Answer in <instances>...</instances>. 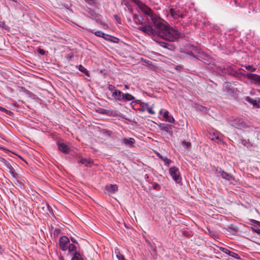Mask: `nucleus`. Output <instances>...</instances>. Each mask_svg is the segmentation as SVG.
Here are the masks:
<instances>
[{"mask_svg": "<svg viewBox=\"0 0 260 260\" xmlns=\"http://www.w3.org/2000/svg\"><path fill=\"white\" fill-rule=\"evenodd\" d=\"M106 189L112 192H115L118 190V186L116 184H110L109 186L106 187Z\"/></svg>", "mask_w": 260, "mask_h": 260, "instance_id": "nucleus-22", "label": "nucleus"}, {"mask_svg": "<svg viewBox=\"0 0 260 260\" xmlns=\"http://www.w3.org/2000/svg\"><path fill=\"white\" fill-rule=\"evenodd\" d=\"M170 14L174 19L183 18L184 15L182 14L180 11L173 8L170 9Z\"/></svg>", "mask_w": 260, "mask_h": 260, "instance_id": "nucleus-11", "label": "nucleus"}, {"mask_svg": "<svg viewBox=\"0 0 260 260\" xmlns=\"http://www.w3.org/2000/svg\"><path fill=\"white\" fill-rule=\"evenodd\" d=\"M124 87H125V88L126 89H128V88H129V87H128V86L127 85H124Z\"/></svg>", "mask_w": 260, "mask_h": 260, "instance_id": "nucleus-48", "label": "nucleus"}, {"mask_svg": "<svg viewBox=\"0 0 260 260\" xmlns=\"http://www.w3.org/2000/svg\"><path fill=\"white\" fill-rule=\"evenodd\" d=\"M71 260H83V259L79 252H75V253H74V256Z\"/></svg>", "mask_w": 260, "mask_h": 260, "instance_id": "nucleus-24", "label": "nucleus"}, {"mask_svg": "<svg viewBox=\"0 0 260 260\" xmlns=\"http://www.w3.org/2000/svg\"><path fill=\"white\" fill-rule=\"evenodd\" d=\"M218 172L220 175V176H221V177L223 179H226L229 181L234 179V178L231 174L225 172L224 171L222 170L221 169H220L219 171Z\"/></svg>", "mask_w": 260, "mask_h": 260, "instance_id": "nucleus-13", "label": "nucleus"}, {"mask_svg": "<svg viewBox=\"0 0 260 260\" xmlns=\"http://www.w3.org/2000/svg\"><path fill=\"white\" fill-rule=\"evenodd\" d=\"M118 260H125L124 256L123 255H119V256L117 257Z\"/></svg>", "mask_w": 260, "mask_h": 260, "instance_id": "nucleus-41", "label": "nucleus"}, {"mask_svg": "<svg viewBox=\"0 0 260 260\" xmlns=\"http://www.w3.org/2000/svg\"><path fill=\"white\" fill-rule=\"evenodd\" d=\"M157 35L167 41L174 42L181 37V33L177 29L164 24L157 29Z\"/></svg>", "mask_w": 260, "mask_h": 260, "instance_id": "nucleus-1", "label": "nucleus"}, {"mask_svg": "<svg viewBox=\"0 0 260 260\" xmlns=\"http://www.w3.org/2000/svg\"><path fill=\"white\" fill-rule=\"evenodd\" d=\"M103 38L106 40L109 41L114 43H117L119 41V39L117 38L107 34H106V36L105 37V38Z\"/></svg>", "mask_w": 260, "mask_h": 260, "instance_id": "nucleus-23", "label": "nucleus"}, {"mask_svg": "<svg viewBox=\"0 0 260 260\" xmlns=\"http://www.w3.org/2000/svg\"><path fill=\"white\" fill-rule=\"evenodd\" d=\"M68 249L70 252H73L75 253V252H77L76 247L73 244H69V246L68 247Z\"/></svg>", "mask_w": 260, "mask_h": 260, "instance_id": "nucleus-27", "label": "nucleus"}, {"mask_svg": "<svg viewBox=\"0 0 260 260\" xmlns=\"http://www.w3.org/2000/svg\"><path fill=\"white\" fill-rule=\"evenodd\" d=\"M133 19L137 24H140L143 23V18L141 15H134L133 16Z\"/></svg>", "mask_w": 260, "mask_h": 260, "instance_id": "nucleus-20", "label": "nucleus"}, {"mask_svg": "<svg viewBox=\"0 0 260 260\" xmlns=\"http://www.w3.org/2000/svg\"><path fill=\"white\" fill-rule=\"evenodd\" d=\"M171 128V126L170 125H167L166 126H164L162 127V129L167 131V132H168L169 129Z\"/></svg>", "mask_w": 260, "mask_h": 260, "instance_id": "nucleus-36", "label": "nucleus"}, {"mask_svg": "<svg viewBox=\"0 0 260 260\" xmlns=\"http://www.w3.org/2000/svg\"><path fill=\"white\" fill-rule=\"evenodd\" d=\"M232 126L238 128L241 126L244 125V122L240 118H236L235 119L231 124Z\"/></svg>", "mask_w": 260, "mask_h": 260, "instance_id": "nucleus-18", "label": "nucleus"}, {"mask_svg": "<svg viewBox=\"0 0 260 260\" xmlns=\"http://www.w3.org/2000/svg\"><path fill=\"white\" fill-rule=\"evenodd\" d=\"M161 112H162V110H160L159 112L161 113Z\"/></svg>", "mask_w": 260, "mask_h": 260, "instance_id": "nucleus-53", "label": "nucleus"}, {"mask_svg": "<svg viewBox=\"0 0 260 260\" xmlns=\"http://www.w3.org/2000/svg\"><path fill=\"white\" fill-rule=\"evenodd\" d=\"M120 142L121 144L125 145L126 147L129 148H131L133 147V145L135 143V140L134 138H124L120 140Z\"/></svg>", "mask_w": 260, "mask_h": 260, "instance_id": "nucleus-8", "label": "nucleus"}, {"mask_svg": "<svg viewBox=\"0 0 260 260\" xmlns=\"http://www.w3.org/2000/svg\"><path fill=\"white\" fill-rule=\"evenodd\" d=\"M71 240L72 242L73 243H77L76 239L73 237H71Z\"/></svg>", "mask_w": 260, "mask_h": 260, "instance_id": "nucleus-43", "label": "nucleus"}, {"mask_svg": "<svg viewBox=\"0 0 260 260\" xmlns=\"http://www.w3.org/2000/svg\"><path fill=\"white\" fill-rule=\"evenodd\" d=\"M255 232H256L258 234H260V230L257 229L255 230Z\"/></svg>", "mask_w": 260, "mask_h": 260, "instance_id": "nucleus-45", "label": "nucleus"}, {"mask_svg": "<svg viewBox=\"0 0 260 260\" xmlns=\"http://www.w3.org/2000/svg\"><path fill=\"white\" fill-rule=\"evenodd\" d=\"M153 188L154 189L158 190L160 188V186L158 183H155L153 184Z\"/></svg>", "mask_w": 260, "mask_h": 260, "instance_id": "nucleus-34", "label": "nucleus"}, {"mask_svg": "<svg viewBox=\"0 0 260 260\" xmlns=\"http://www.w3.org/2000/svg\"><path fill=\"white\" fill-rule=\"evenodd\" d=\"M123 93V92L117 89L114 93H113L112 96L115 98L118 101L122 102Z\"/></svg>", "mask_w": 260, "mask_h": 260, "instance_id": "nucleus-19", "label": "nucleus"}, {"mask_svg": "<svg viewBox=\"0 0 260 260\" xmlns=\"http://www.w3.org/2000/svg\"><path fill=\"white\" fill-rule=\"evenodd\" d=\"M108 88L109 90H110L112 93H114L117 90L115 88V87L111 84H109L108 85Z\"/></svg>", "mask_w": 260, "mask_h": 260, "instance_id": "nucleus-29", "label": "nucleus"}, {"mask_svg": "<svg viewBox=\"0 0 260 260\" xmlns=\"http://www.w3.org/2000/svg\"><path fill=\"white\" fill-rule=\"evenodd\" d=\"M141 105H142L141 110L144 111L145 110H146V108L148 106V104L143 102V103H142Z\"/></svg>", "mask_w": 260, "mask_h": 260, "instance_id": "nucleus-30", "label": "nucleus"}, {"mask_svg": "<svg viewBox=\"0 0 260 260\" xmlns=\"http://www.w3.org/2000/svg\"><path fill=\"white\" fill-rule=\"evenodd\" d=\"M246 77L256 85L260 86V76L252 73H247Z\"/></svg>", "mask_w": 260, "mask_h": 260, "instance_id": "nucleus-6", "label": "nucleus"}, {"mask_svg": "<svg viewBox=\"0 0 260 260\" xmlns=\"http://www.w3.org/2000/svg\"><path fill=\"white\" fill-rule=\"evenodd\" d=\"M158 43L160 46L167 48H168V45H169L167 43L164 42H159Z\"/></svg>", "mask_w": 260, "mask_h": 260, "instance_id": "nucleus-33", "label": "nucleus"}, {"mask_svg": "<svg viewBox=\"0 0 260 260\" xmlns=\"http://www.w3.org/2000/svg\"><path fill=\"white\" fill-rule=\"evenodd\" d=\"M169 112L168 111H166L164 113V117L166 119L167 118H169Z\"/></svg>", "mask_w": 260, "mask_h": 260, "instance_id": "nucleus-39", "label": "nucleus"}, {"mask_svg": "<svg viewBox=\"0 0 260 260\" xmlns=\"http://www.w3.org/2000/svg\"><path fill=\"white\" fill-rule=\"evenodd\" d=\"M221 134L218 133L217 132H214L212 133H210L209 137L212 140L217 143H219L222 141L221 138Z\"/></svg>", "mask_w": 260, "mask_h": 260, "instance_id": "nucleus-10", "label": "nucleus"}, {"mask_svg": "<svg viewBox=\"0 0 260 260\" xmlns=\"http://www.w3.org/2000/svg\"><path fill=\"white\" fill-rule=\"evenodd\" d=\"M245 68L246 69L248 70H250L251 71H255L256 70V68H254L252 66H246L245 67Z\"/></svg>", "mask_w": 260, "mask_h": 260, "instance_id": "nucleus-32", "label": "nucleus"}, {"mask_svg": "<svg viewBox=\"0 0 260 260\" xmlns=\"http://www.w3.org/2000/svg\"><path fill=\"white\" fill-rule=\"evenodd\" d=\"M156 155L159 158H160L161 160H162L164 161L165 165L167 166H169L170 162H171V160L170 159L168 158L167 157L162 156L159 153H157Z\"/></svg>", "mask_w": 260, "mask_h": 260, "instance_id": "nucleus-21", "label": "nucleus"}, {"mask_svg": "<svg viewBox=\"0 0 260 260\" xmlns=\"http://www.w3.org/2000/svg\"><path fill=\"white\" fill-rule=\"evenodd\" d=\"M141 11L146 15L150 16V15H152L153 13V12L152 10L147 7L145 5H143L140 7Z\"/></svg>", "mask_w": 260, "mask_h": 260, "instance_id": "nucleus-14", "label": "nucleus"}, {"mask_svg": "<svg viewBox=\"0 0 260 260\" xmlns=\"http://www.w3.org/2000/svg\"><path fill=\"white\" fill-rule=\"evenodd\" d=\"M99 112L102 114H106L107 113V110L105 109H100L99 110Z\"/></svg>", "mask_w": 260, "mask_h": 260, "instance_id": "nucleus-38", "label": "nucleus"}, {"mask_svg": "<svg viewBox=\"0 0 260 260\" xmlns=\"http://www.w3.org/2000/svg\"><path fill=\"white\" fill-rule=\"evenodd\" d=\"M153 106H152L151 107H148L147 106V107L146 108V110L148 111V112L150 114H155V112L153 110Z\"/></svg>", "mask_w": 260, "mask_h": 260, "instance_id": "nucleus-28", "label": "nucleus"}, {"mask_svg": "<svg viewBox=\"0 0 260 260\" xmlns=\"http://www.w3.org/2000/svg\"><path fill=\"white\" fill-rule=\"evenodd\" d=\"M219 249L223 252L231 256L232 257H233L237 259L240 258L239 255L237 253H236L234 252L231 251L226 248H225L222 247H220Z\"/></svg>", "mask_w": 260, "mask_h": 260, "instance_id": "nucleus-12", "label": "nucleus"}, {"mask_svg": "<svg viewBox=\"0 0 260 260\" xmlns=\"http://www.w3.org/2000/svg\"><path fill=\"white\" fill-rule=\"evenodd\" d=\"M38 52L41 55H44L45 54V50L40 48L38 49Z\"/></svg>", "mask_w": 260, "mask_h": 260, "instance_id": "nucleus-37", "label": "nucleus"}, {"mask_svg": "<svg viewBox=\"0 0 260 260\" xmlns=\"http://www.w3.org/2000/svg\"><path fill=\"white\" fill-rule=\"evenodd\" d=\"M91 32L98 37L105 38V37L106 36V34L104 33L103 32L100 30H98L94 32L93 30H92Z\"/></svg>", "mask_w": 260, "mask_h": 260, "instance_id": "nucleus-25", "label": "nucleus"}, {"mask_svg": "<svg viewBox=\"0 0 260 260\" xmlns=\"http://www.w3.org/2000/svg\"><path fill=\"white\" fill-rule=\"evenodd\" d=\"M169 173L173 180L177 183H179L181 181V178L180 176L179 169L176 167H171L169 169Z\"/></svg>", "mask_w": 260, "mask_h": 260, "instance_id": "nucleus-2", "label": "nucleus"}, {"mask_svg": "<svg viewBox=\"0 0 260 260\" xmlns=\"http://www.w3.org/2000/svg\"><path fill=\"white\" fill-rule=\"evenodd\" d=\"M58 149L63 153H68L69 152V147L63 143H57Z\"/></svg>", "mask_w": 260, "mask_h": 260, "instance_id": "nucleus-15", "label": "nucleus"}, {"mask_svg": "<svg viewBox=\"0 0 260 260\" xmlns=\"http://www.w3.org/2000/svg\"><path fill=\"white\" fill-rule=\"evenodd\" d=\"M138 29L150 36L157 35V29L155 30L150 25H145L140 26L138 28Z\"/></svg>", "mask_w": 260, "mask_h": 260, "instance_id": "nucleus-3", "label": "nucleus"}, {"mask_svg": "<svg viewBox=\"0 0 260 260\" xmlns=\"http://www.w3.org/2000/svg\"><path fill=\"white\" fill-rule=\"evenodd\" d=\"M182 145L185 147V148H189L191 146V143L190 142H186V141H183L182 142Z\"/></svg>", "mask_w": 260, "mask_h": 260, "instance_id": "nucleus-31", "label": "nucleus"}, {"mask_svg": "<svg viewBox=\"0 0 260 260\" xmlns=\"http://www.w3.org/2000/svg\"><path fill=\"white\" fill-rule=\"evenodd\" d=\"M0 110H1L2 111H4L6 113H8V112H10V111H9L8 110L6 109L5 108H4L3 107H0Z\"/></svg>", "mask_w": 260, "mask_h": 260, "instance_id": "nucleus-40", "label": "nucleus"}, {"mask_svg": "<svg viewBox=\"0 0 260 260\" xmlns=\"http://www.w3.org/2000/svg\"><path fill=\"white\" fill-rule=\"evenodd\" d=\"M135 97L129 93H123L122 102H127L128 101H134Z\"/></svg>", "mask_w": 260, "mask_h": 260, "instance_id": "nucleus-17", "label": "nucleus"}, {"mask_svg": "<svg viewBox=\"0 0 260 260\" xmlns=\"http://www.w3.org/2000/svg\"><path fill=\"white\" fill-rule=\"evenodd\" d=\"M69 239L67 236H61L59 240V246L60 248L66 251L68 249V244L69 243Z\"/></svg>", "mask_w": 260, "mask_h": 260, "instance_id": "nucleus-4", "label": "nucleus"}, {"mask_svg": "<svg viewBox=\"0 0 260 260\" xmlns=\"http://www.w3.org/2000/svg\"><path fill=\"white\" fill-rule=\"evenodd\" d=\"M77 68L78 69V70L84 73L86 75H88V71L83 66L80 64V65L77 66Z\"/></svg>", "mask_w": 260, "mask_h": 260, "instance_id": "nucleus-26", "label": "nucleus"}, {"mask_svg": "<svg viewBox=\"0 0 260 260\" xmlns=\"http://www.w3.org/2000/svg\"><path fill=\"white\" fill-rule=\"evenodd\" d=\"M12 1L14 2H17V0H12Z\"/></svg>", "mask_w": 260, "mask_h": 260, "instance_id": "nucleus-52", "label": "nucleus"}, {"mask_svg": "<svg viewBox=\"0 0 260 260\" xmlns=\"http://www.w3.org/2000/svg\"><path fill=\"white\" fill-rule=\"evenodd\" d=\"M78 162L84 165L86 167H91L93 164V161L91 159H86L85 158H81L78 160Z\"/></svg>", "mask_w": 260, "mask_h": 260, "instance_id": "nucleus-16", "label": "nucleus"}, {"mask_svg": "<svg viewBox=\"0 0 260 260\" xmlns=\"http://www.w3.org/2000/svg\"><path fill=\"white\" fill-rule=\"evenodd\" d=\"M257 92H259L260 93V89H258L257 90Z\"/></svg>", "mask_w": 260, "mask_h": 260, "instance_id": "nucleus-51", "label": "nucleus"}, {"mask_svg": "<svg viewBox=\"0 0 260 260\" xmlns=\"http://www.w3.org/2000/svg\"><path fill=\"white\" fill-rule=\"evenodd\" d=\"M72 55L71 54H68V56H67V58L68 59H71L72 58Z\"/></svg>", "mask_w": 260, "mask_h": 260, "instance_id": "nucleus-44", "label": "nucleus"}, {"mask_svg": "<svg viewBox=\"0 0 260 260\" xmlns=\"http://www.w3.org/2000/svg\"><path fill=\"white\" fill-rule=\"evenodd\" d=\"M154 25H155L156 29L161 26V25L164 24L162 22H161V19L159 17L157 16L156 15H154V13L152 15L149 16Z\"/></svg>", "mask_w": 260, "mask_h": 260, "instance_id": "nucleus-5", "label": "nucleus"}, {"mask_svg": "<svg viewBox=\"0 0 260 260\" xmlns=\"http://www.w3.org/2000/svg\"><path fill=\"white\" fill-rule=\"evenodd\" d=\"M245 101L250 104H252L254 107L256 108H260V98H257L255 99H253L249 96H246L245 99Z\"/></svg>", "mask_w": 260, "mask_h": 260, "instance_id": "nucleus-7", "label": "nucleus"}, {"mask_svg": "<svg viewBox=\"0 0 260 260\" xmlns=\"http://www.w3.org/2000/svg\"><path fill=\"white\" fill-rule=\"evenodd\" d=\"M188 54L191 55H192V56H194V57H196L194 55H193V53H192V52L191 51L189 52L188 53Z\"/></svg>", "mask_w": 260, "mask_h": 260, "instance_id": "nucleus-46", "label": "nucleus"}, {"mask_svg": "<svg viewBox=\"0 0 260 260\" xmlns=\"http://www.w3.org/2000/svg\"><path fill=\"white\" fill-rule=\"evenodd\" d=\"M167 120L170 122L173 123L174 121V119L172 116H169V118H167Z\"/></svg>", "mask_w": 260, "mask_h": 260, "instance_id": "nucleus-35", "label": "nucleus"}, {"mask_svg": "<svg viewBox=\"0 0 260 260\" xmlns=\"http://www.w3.org/2000/svg\"><path fill=\"white\" fill-rule=\"evenodd\" d=\"M59 260H63V258L61 256H59Z\"/></svg>", "mask_w": 260, "mask_h": 260, "instance_id": "nucleus-47", "label": "nucleus"}, {"mask_svg": "<svg viewBox=\"0 0 260 260\" xmlns=\"http://www.w3.org/2000/svg\"><path fill=\"white\" fill-rule=\"evenodd\" d=\"M86 2H88L89 1H92L93 0H85Z\"/></svg>", "mask_w": 260, "mask_h": 260, "instance_id": "nucleus-49", "label": "nucleus"}, {"mask_svg": "<svg viewBox=\"0 0 260 260\" xmlns=\"http://www.w3.org/2000/svg\"><path fill=\"white\" fill-rule=\"evenodd\" d=\"M12 112L10 111V112H8V113H7V114H9V115H10V114Z\"/></svg>", "mask_w": 260, "mask_h": 260, "instance_id": "nucleus-50", "label": "nucleus"}, {"mask_svg": "<svg viewBox=\"0 0 260 260\" xmlns=\"http://www.w3.org/2000/svg\"><path fill=\"white\" fill-rule=\"evenodd\" d=\"M88 13L90 15L89 17L92 19L95 20L98 22L101 23V24L105 25V23L102 22L101 19V16L97 13H96L94 11L90 10L88 12Z\"/></svg>", "mask_w": 260, "mask_h": 260, "instance_id": "nucleus-9", "label": "nucleus"}, {"mask_svg": "<svg viewBox=\"0 0 260 260\" xmlns=\"http://www.w3.org/2000/svg\"><path fill=\"white\" fill-rule=\"evenodd\" d=\"M115 253L116 254V256L117 257H118V256H119V255H121V254H120L119 251L118 250V249H115Z\"/></svg>", "mask_w": 260, "mask_h": 260, "instance_id": "nucleus-42", "label": "nucleus"}]
</instances>
